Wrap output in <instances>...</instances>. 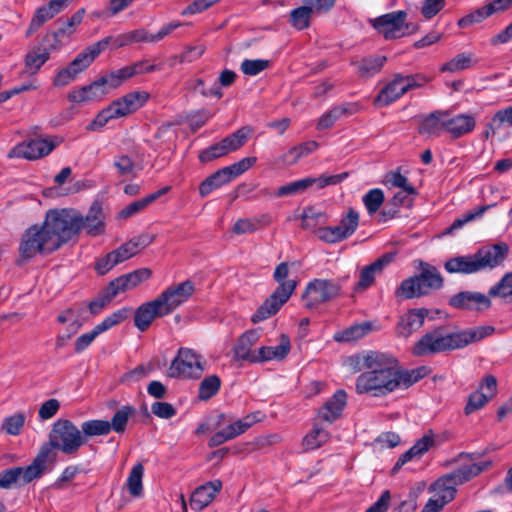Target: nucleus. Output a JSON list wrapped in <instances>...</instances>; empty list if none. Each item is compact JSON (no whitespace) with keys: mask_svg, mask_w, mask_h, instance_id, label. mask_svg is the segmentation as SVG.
I'll return each instance as SVG.
<instances>
[{"mask_svg":"<svg viewBox=\"0 0 512 512\" xmlns=\"http://www.w3.org/2000/svg\"><path fill=\"white\" fill-rule=\"evenodd\" d=\"M106 219L100 200L92 202L85 216L75 209H51L41 225H32L22 235L18 263H25L37 254L53 253L77 238L82 230L91 237L104 235Z\"/></svg>","mask_w":512,"mask_h":512,"instance_id":"1","label":"nucleus"},{"mask_svg":"<svg viewBox=\"0 0 512 512\" xmlns=\"http://www.w3.org/2000/svg\"><path fill=\"white\" fill-rule=\"evenodd\" d=\"M362 359L366 371L356 379L355 390L358 394L382 397L400 388L399 363L396 358L386 353L369 351Z\"/></svg>","mask_w":512,"mask_h":512,"instance_id":"2","label":"nucleus"},{"mask_svg":"<svg viewBox=\"0 0 512 512\" xmlns=\"http://www.w3.org/2000/svg\"><path fill=\"white\" fill-rule=\"evenodd\" d=\"M493 332L492 326H480L456 332H449L446 327L439 326L426 332L414 344L412 354L421 357L462 349Z\"/></svg>","mask_w":512,"mask_h":512,"instance_id":"3","label":"nucleus"},{"mask_svg":"<svg viewBox=\"0 0 512 512\" xmlns=\"http://www.w3.org/2000/svg\"><path fill=\"white\" fill-rule=\"evenodd\" d=\"M49 441L44 443L38 453L37 457L48 470L56 460L55 449H59L64 454H76L81 446L86 443L85 436H83L82 429L68 419H59L53 424Z\"/></svg>","mask_w":512,"mask_h":512,"instance_id":"4","label":"nucleus"},{"mask_svg":"<svg viewBox=\"0 0 512 512\" xmlns=\"http://www.w3.org/2000/svg\"><path fill=\"white\" fill-rule=\"evenodd\" d=\"M508 253L509 246L504 242L486 245L479 248L474 254L447 260L444 268L448 273L473 274L501 265Z\"/></svg>","mask_w":512,"mask_h":512,"instance_id":"5","label":"nucleus"},{"mask_svg":"<svg viewBox=\"0 0 512 512\" xmlns=\"http://www.w3.org/2000/svg\"><path fill=\"white\" fill-rule=\"evenodd\" d=\"M489 297H499L512 303V272L506 273L501 280L488 291V296L480 292L461 291L449 299V305L460 310L482 311L491 307Z\"/></svg>","mask_w":512,"mask_h":512,"instance_id":"6","label":"nucleus"},{"mask_svg":"<svg viewBox=\"0 0 512 512\" xmlns=\"http://www.w3.org/2000/svg\"><path fill=\"white\" fill-rule=\"evenodd\" d=\"M288 275V262H281L276 266L273 278L279 285L252 315L251 321L253 323H259L272 317L289 300L297 287V281L293 279L286 280Z\"/></svg>","mask_w":512,"mask_h":512,"instance_id":"7","label":"nucleus"},{"mask_svg":"<svg viewBox=\"0 0 512 512\" xmlns=\"http://www.w3.org/2000/svg\"><path fill=\"white\" fill-rule=\"evenodd\" d=\"M443 284L444 279L435 266L419 261V273L403 280L395 294L403 299L418 298L441 289Z\"/></svg>","mask_w":512,"mask_h":512,"instance_id":"8","label":"nucleus"},{"mask_svg":"<svg viewBox=\"0 0 512 512\" xmlns=\"http://www.w3.org/2000/svg\"><path fill=\"white\" fill-rule=\"evenodd\" d=\"M149 99L145 91H133L114 100L109 106L102 109L95 119L88 125V130L104 127L110 120L127 116L140 109Z\"/></svg>","mask_w":512,"mask_h":512,"instance_id":"9","label":"nucleus"},{"mask_svg":"<svg viewBox=\"0 0 512 512\" xmlns=\"http://www.w3.org/2000/svg\"><path fill=\"white\" fill-rule=\"evenodd\" d=\"M407 13L403 10L393 11L376 18L368 19V23L385 40H394L411 35L419 30V25L407 22Z\"/></svg>","mask_w":512,"mask_h":512,"instance_id":"10","label":"nucleus"},{"mask_svg":"<svg viewBox=\"0 0 512 512\" xmlns=\"http://www.w3.org/2000/svg\"><path fill=\"white\" fill-rule=\"evenodd\" d=\"M346 279H348V276L339 279H314L310 281L302 295L305 307L313 309L340 296Z\"/></svg>","mask_w":512,"mask_h":512,"instance_id":"11","label":"nucleus"},{"mask_svg":"<svg viewBox=\"0 0 512 512\" xmlns=\"http://www.w3.org/2000/svg\"><path fill=\"white\" fill-rule=\"evenodd\" d=\"M109 39H102L80 52L67 67L59 70L54 78L55 86H65L73 81L76 76L86 70L95 58L107 48Z\"/></svg>","mask_w":512,"mask_h":512,"instance_id":"12","label":"nucleus"},{"mask_svg":"<svg viewBox=\"0 0 512 512\" xmlns=\"http://www.w3.org/2000/svg\"><path fill=\"white\" fill-rule=\"evenodd\" d=\"M47 469L35 456L30 465L26 467L14 466L0 472V489L10 490L31 483L40 479Z\"/></svg>","mask_w":512,"mask_h":512,"instance_id":"13","label":"nucleus"},{"mask_svg":"<svg viewBox=\"0 0 512 512\" xmlns=\"http://www.w3.org/2000/svg\"><path fill=\"white\" fill-rule=\"evenodd\" d=\"M64 141L62 136L48 138H36L16 145L9 153V158H24L36 160L49 155L55 148Z\"/></svg>","mask_w":512,"mask_h":512,"instance_id":"14","label":"nucleus"},{"mask_svg":"<svg viewBox=\"0 0 512 512\" xmlns=\"http://www.w3.org/2000/svg\"><path fill=\"white\" fill-rule=\"evenodd\" d=\"M203 371L201 356L191 349L181 348L169 367L168 375L172 378L197 379Z\"/></svg>","mask_w":512,"mask_h":512,"instance_id":"15","label":"nucleus"},{"mask_svg":"<svg viewBox=\"0 0 512 512\" xmlns=\"http://www.w3.org/2000/svg\"><path fill=\"white\" fill-rule=\"evenodd\" d=\"M347 176L348 173L344 172L336 175H321L319 177L303 178L280 186L276 192V195L278 197H283L300 194L314 185H316L318 189H322L326 186L341 183Z\"/></svg>","mask_w":512,"mask_h":512,"instance_id":"16","label":"nucleus"},{"mask_svg":"<svg viewBox=\"0 0 512 512\" xmlns=\"http://www.w3.org/2000/svg\"><path fill=\"white\" fill-rule=\"evenodd\" d=\"M130 312V308L123 307L113 312L111 315L107 316L101 323L97 324L90 332L84 333L81 336H79L75 341V352L81 353L82 351H84L98 335L126 320L129 317Z\"/></svg>","mask_w":512,"mask_h":512,"instance_id":"17","label":"nucleus"},{"mask_svg":"<svg viewBox=\"0 0 512 512\" xmlns=\"http://www.w3.org/2000/svg\"><path fill=\"white\" fill-rule=\"evenodd\" d=\"M195 290L194 283L190 280L171 286L163 291L158 297L164 310L170 314L178 306L186 302Z\"/></svg>","mask_w":512,"mask_h":512,"instance_id":"18","label":"nucleus"},{"mask_svg":"<svg viewBox=\"0 0 512 512\" xmlns=\"http://www.w3.org/2000/svg\"><path fill=\"white\" fill-rule=\"evenodd\" d=\"M395 259V253H385L373 263L363 267L359 274V281L354 286L355 292H362L374 284L377 275Z\"/></svg>","mask_w":512,"mask_h":512,"instance_id":"19","label":"nucleus"},{"mask_svg":"<svg viewBox=\"0 0 512 512\" xmlns=\"http://www.w3.org/2000/svg\"><path fill=\"white\" fill-rule=\"evenodd\" d=\"M166 315H168L167 310L165 311L161 302L155 298L152 301L140 305L135 310L134 324L139 331L144 332L150 327L155 318Z\"/></svg>","mask_w":512,"mask_h":512,"instance_id":"20","label":"nucleus"},{"mask_svg":"<svg viewBox=\"0 0 512 512\" xmlns=\"http://www.w3.org/2000/svg\"><path fill=\"white\" fill-rule=\"evenodd\" d=\"M407 92L404 75L400 73L394 74L393 79L380 90L374 99V104L381 107L388 106Z\"/></svg>","mask_w":512,"mask_h":512,"instance_id":"21","label":"nucleus"},{"mask_svg":"<svg viewBox=\"0 0 512 512\" xmlns=\"http://www.w3.org/2000/svg\"><path fill=\"white\" fill-rule=\"evenodd\" d=\"M222 489V482L214 480L197 487L190 497V506L195 511H201L207 507Z\"/></svg>","mask_w":512,"mask_h":512,"instance_id":"22","label":"nucleus"},{"mask_svg":"<svg viewBox=\"0 0 512 512\" xmlns=\"http://www.w3.org/2000/svg\"><path fill=\"white\" fill-rule=\"evenodd\" d=\"M151 274L152 272L149 268H140L115 278L108 283V286L117 296L119 293L133 289L143 281L149 279Z\"/></svg>","mask_w":512,"mask_h":512,"instance_id":"23","label":"nucleus"},{"mask_svg":"<svg viewBox=\"0 0 512 512\" xmlns=\"http://www.w3.org/2000/svg\"><path fill=\"white\" fill-rule=\"evenodd\" d=\"M259 340V332L257 330H249L243 333L235 347H234V358L236 360L247 361L250 363H257V350H252V347Z\"/></svg>","mask_w":512,"mask_h":512,"instance_id":"24","label":"nucleus"},{"mask_svg":"<svg viewBox=\"0 0 512 512\" xmlns=\"http://www.w3.org/2000/svg\"><path fill=\"white\" fill-rule=\"evenodd\" d=\"M428 310L425 308L411 309L403 315L397 324V334L401 337H409L424 324Z\"/></svg>","mask_w":512,"mask_h":512,"instance_id":"25","label":"nucleus"},{"mask_svg":"<svg viewBox=\"0 0 512 512\" xmlns=\"http://www.w3.org/2000/svg\"><path fill=\"white\" fill-rule=\"evenodd\" d=\"M475 126V117L470 114H458L451 118H445V131L455 139L472 132Z\"/></svg>","mask_w":512,"mask_h":512,"instance_id":"26","label":"nucleus"},{"mask_svg":"<svg viewBox=\"0 0 512 512\" xmlns=\"http://www.w3.org/2000/svg\"><path fill=\"white\" fill-rule=\"evenodd\" d=\"M347 401V394L344 390H338L319 410L318 417L327 423H332L340 417Z\"/></svg>","mask_w":512,"mask_h":512,"instance_id":"27","label":"nucleus"},{"mask_svg":"<svg viewBox=\"0 0 512 512\" xmlns=\"http://www.w3.org/2000/svg\"><path fill=\"white\" fill-rule=\"evenodd\" d=\"M291 348L290 339L287 335L280 336V343L276 346H262L257 350V363L270 360H283Z\"/></svg>","mask_w":512,"mask_h":512,"instance_id":"28","label":"nucleus"},{"mask_svg":"<svg viewBox=\"0 0 512 512\" xmlns=\"http://www.w3.org/2000/svg\"><path fill=\"white\" fill-rule=\"evenodd\" d=\"M446 111H434L427 115L419 126V133L422 135L439 136L445 130Z\"/></svg>","mask_w":512,"mask_h":512,"instance_id":"29","label":"nucleus"},{"mask_svg":"<svg viewBox=\"0 0 512 512\" xmlns=\"http://www.w3.org/2000/svg\"><path fill=\"white\" fill-rule=\"evenodd\" d=\"M96 84H100L99 79L95 80L89 85L72 91L69 93V100L75 103L88 102L99 99L108 93V89H104L103 86H98Z\"/></svg>","mask_w":512,"mask_h":512,"instance_id":"30","label":"nucleus"},{"mask_svg":"<svg viewBox=\"0 0 512 512\" xmlns=\"http://www.w3.org/2000/svg\"><path fill=\"white\" fill-rule=\"evenodd\" d=\"M483 468L478 464H470L460 467L441 478L446 481L448 485L456 489V486L461 485L482 472Z\"/></svg>","mask_w":512,"mask_h":512,"instance_id":"31","label":"nucleus"},{"mask_svg":"<svg viewBox=\"0 0 512 512\" xmlns=\"http://www.w3.org/2000/svg\"><path fill=\"white\" fill-rule=\"evenodd\" d=\"M169 190H170V187L165 186V187L157 190L156 192L147 195L146 197H144L142 199H139L137 201L130 203L129 205H127L124 209H122L119 212V214H118L119 218L127 219V218L137 214L138 212L145 209L148 205L153 203L155 200H157L159 197L166 194Z\"/></svg>","mask_w":512,"mask_h":512,"instance_id":"32","label":"nucleus"},{"mask_svg":"<svg viewBox=\"0 0 512 512\" xmlns=\"http://www.w3.org/2000/svg\"><path fill=\"white\" fill-rule=\"evenodd\" d=\"M228 169L221 168L208 176L205 180H203L199 185V194L201 197L208 196L215 189L220 188L221 186L232 181L231 176H229Z\"/></svg>","mask_w":512,"mask_h":512,"instance_id":"33","label":"nucleus"},{"mask_svg":"<svg viewBox=\"0 0 512 512\" xmlns=\"http://www.w3.org/2000/svg\"><path fill=\"white\" fill-rule=\"evenodd\" d=\"M357 110L354 104H344L341 106H335L327 113L322 115L317 123L318 130H326L331 128L335 122L343 115H351Z\"/></svg>","mask_w":512,"mask_h":512,"instance_id":"34","label":"nucleus"},{"mask_svg":"<svg viewBox=\"0 0 512 512\" xmlns=\"http://www.w3.org/2000/svg\"><path fill=\"white\" fill-rule=\"evenodd\" d=\"M301 227L305 230H311L316 233L320 225H324L328 221L327 215L317 210L314 206H308L303 209L301 214Z\"/></svg>","mask_w":512,"mask_h":512,"instance_id":"35","label":"nucleus"},{"mask_svg":"<svg viewBox=\"0 0 512 512\" xmlns=\"http://www.w3.org/2000/svg\"><path fill=\"white\" fill-rule=\"evenodd\" d=\"M252 129L248 126H244L234 133L223 138L219 143L227 154L237 151L240 149L248 140Z\"/></svg>","mask_w":512,"mask_h":512,"instance_id":"36","label":"nucleus"},{"mask_svg":"<svg viewBox=\"0 0 512 512\" xmlns=\"http://www.w3.org/2000/svg\"><path fill=\"white\" fill-rule=\"evenodd\" d=\"M136 412V409L131 405L122 406L118 409L111 421H109L110 432L113 430L118 434H123L126 431L128 421L131 416Z\"/></svg>","mask_w":512,"mask_h":512,"instance_id":"37","label":"nucleus"},{"mask_svg":"<svg viewBox=\"0 0 512 512\" xmlns=\"http://www.w3.org/2000/svg\"><path fill=\"white\" fill-rule=\"evenodd\" d=\"M476 63V60L474 59V55L472 53H460L457 54L454 58H452L450 61L444 63L440 67L441 72H460L465 69H468L472 67Z\"/></svg>","mask_w":512,"mask_h":512,"instance_id":"38","label":"nucleus"},{"mask_svg":"<svg viewBox=\"0 0 512 512\" xmlns=\"http://www.w3.org/2000/svg\"><path fill=\"white\" fill-rule=\"evenodd\" d=\"M318 147V143L315 141H309L301 143L298 146L292 147L288 152L284 153L281 157V161L284 164H294L301 157L307 156L308 154L315 151Z\"/></svg>","mask_w":512,"mask_h":512,"instance_id":"39","label":"nucleus"},{"mask_svg":"<svg viewBox=\"0 0 512 512\" xmlns=\"http://www.w3.org/2000/svg\"><path fill=\"white\" fill-rule=\"evenodd\" d=\"M385 62L386 57L380 55L363 58L357 64L359 75L362 77H371L380 72Z\"/></svg>","mask_w":512,"mask_h":512,"instance_id":"40","label":"nucleus"},{"mask_svg":"<svg viewBox=\"0 0 512 512\" xmlns=\"http://www.w3.org/2000/svg\"><path fill=\"white\" fill-rule=\"evenodd\" d=\"M329 437V433L324 428L315 424L312 431L303 438L302 445L305 450H315L325 444Z\"/></svg>","mask_w":512,"mask_h":512,"instance_id":"41","label":"nucleus"},{"mask_svg":"<svg viewBox=\"0 0 512 512\" xmlns=\"http://www.w3.org/2000/svg\"><path fill=\"white\" fill-rule=\"evenodd\" d=\"M269 223V217L266 215H263L260 218L239 219L235 222L233 231L238 235L252 233L258 230L260 227L268 225Z\"/></svg>","mask_w":512,"mask_h":512,"instance_id":"42","label":"nucleus"},{"mask_svg":"<svg viewBox=\"0 0 512 512\" xmlns=\"http://www.w3.org/2000/svg\"><path fill=\"white\" fill-rule=\"evenodd\" d=\"M49 59L47 51L42 46H35L25 56V66L31 73H36Z\"/></svg>","mask_w":512,"mask_h":512,"instance_id":"43","label":"nucleus"},{"mask_svg":"<svg viewBox=\"0 0 512 512\" xmlns=\"http://www.w3.org/2000/svg\"><path fill=\"white\" fill-rule=\"evenodd\" d=\"M81 429L86 440L89 437L105 436L110 433L109 421L101 419L85 421L82 423Z\"/></svg>","mask_w":512,"mask_h":512,"instance_id":"44","label":"nucleus"},{"mask_svg":"<svg viewBox=\"0 0 512 512\" xmlns=\"http://www.w3.org/2000/svg\"><path fill=\"white\" fill-rule=\"evenodd\" d=\"M144 474V467L141 463L133 466L127 478L126 486L131 496L140 497L143 493L142 478Z\"/></svg>","mask_w":512,"mask_h":512,"instance_id":"45","label":"nucleus"},{"mask_svg":"<svg viewBox=\"0 0 512 512\" xmlns=\"http://www.w3.org/2000/svg\"><path fill=\"white\" fill-rule=\"evenodd\" d=\"M315 15L310 8L304 4L297 7L290 12L289 22L298 30H303L309 27L311 16Z\"/></svg>","mask_w":512,"mask_h":512,"instance_id":"46","label":"nucleus"},{"mask_svg":"<svg viewBox=\"0 0 512 512\" xmlns=\"http://www.w3.org/2000/svg\"><path fill=\"white\" fill-rule=\"evenodd\" d=\"M493 206H495V204L482 205L472 211L467 212L462 217L455 219L453 223L446 229L445 234H452L454 231L462 228L465 224L480 218L487 210Z\"/></svg>","mask_w":512,"mask_h":512,"instance_id":"47","label":"nucleus"},{"mask_svg":"<svg viewBox=\"0 0 512 512\" xmlns=\"http://www.w3.org/2000/svg\"><path fill=\"white\" fill-rule=\"evenodd\" d=\"M317 237L328 244L341 242L348 238L346 233L338 226H323L316 230Z\"/></svg>","mask_w":512,"mask_h":512,"instance_id":"48","label":"nucleus"},{"mask_svg":"<svg viewBox=\"0 0 512 512\" xmlns=\"http://www.w3.org/2000/svg\"><path fill=\"white\" fill-rule=\"evenodd\" d=\"M221 380L217 375L205 377L199 385L198 397L200 400H208L216 395L220 389Z\"/></svg>","mask_w":512,"mask_h":512,"instance_id":"49","label":"nucleus"},{"mask_svg":"<svg viewBox=\"0 0 512 512\" xmlns=\"http://www.w3.org/2000/svg\"><path fill=\"white\" fill-rule=\"evenodd\" d=\"M116 297V295L110 290L107 285L103 288L100 293L88 304V309L92 315L99 314L110 302Z\"/></svg>","mask_w":512,"mask_h":512,"instance_id":"50","label":"nucleus"},{"mask_svg":"<svg viewBox=\"0 0 512 512\" xmlns=\"http://www.w3.org/2000/svg\"><path fill=\"white\" fill-rule=\"evenodd\" d=\"M430 491L434 492V497L439 498L445 504L451 502L456 494V489L446 483L441 477L438 478L431 486Z\"/></svg>","mask_w":512,"mask_h":512,"instance_id":"51","label":"nucleus"},{"mask_svg":"<svg viewBox=\"0 0 512 512\" xmlns=\"http://www.w3.org/2000/svg\"><path fill=\"white\" fill-rule=\"evenodd\" d=\"M492 399V395H486L484 392L480 390H476L472 392L469 397L467 404L464 408L465 415H470L481 408H483L490 400Z\"/></svg>","mask_w":512,"mask_h":512,"instance_id":"52","label":"nucleus"},{"mask_svg":"<svg viewBox=\"0 0 512 512\" xmlns=\"http://www.w3.org/2000/svg\"><path fill=\"white\" fill-rule=\"evenodd\" d=\"M64 7V0H51L47 5L38 8L34 17L42 23L52 19Z\"/></svg>","mask_w":512,"mask_h":512,"instance_id":"53","label":"nucleus"},{"mask_svg":"<svg viewBox=\"0 0 512 512\" xmlns=\"http://www.w3.org/2000/svg\"><path fill=\"white\" fill-rule=\"evenodd\" d=\"M384 193L381 189L375 188L368 191L364 197V205L370 215L376 213L384 202Z\"/></svg>","mask_w":512,"mask_h":512,"instance_id":"54","label":"nucleus"},{"mask_svg":"<svg viewBox=\"0 0 512 512\" xmlns=\"http://www.w3.org/2000/svg\"><path fill=\"white\" fill-rule=\"evenodd\" d=\"M64 29H57L56 31L47 33L39 46H42L44 51H47L48 56L50 57V53L56 51L61 48L62 41L61 37H64Z\"/></svg>","mask_w":512,"mask_h":512,"instance_id":"55","label":"nucleus"},{"mask_svg":"<svg viewBox=\"0 0 512 512\" xmlns=\"http://www.w3.org/2000/svg\"><path fill=\"white\" fill-rule=\"evenodd\" d=\"M25 423V416L23 413H16L4 419L2 423V430L9 435H19Z\"/></svg>","mask_w":512,"mask_h":512,"instance_id":"56","label":"nucleus"},{"mask_svg":"<svg viewBox=\"0 0 512 512\" xmlns=\"http://www.w3.org/2000/svg\"><path fill=\"white\" fill-rule=\"evenodd\" d=\"M271 62L265 59H245L241 63V71L248 76H255L269 68Z\"/></svg>","mask_w":512,"mask_h":512,"instance_id":"57","label":"nucleus"},{"mask_svg":"<svg viewBox=\"0 0 512 512\" xmlns=\"http://www.w3.org/2000/svg\"><path fill=\"white\" fill-rule=\"evenodd\" d=\"M371 330V324L368 322H364L362 324L353 325L347 328L343 333L341 338H337L338 340L343 341H353L365 336Z\"/></svg>","mask_w":512,"mask_h":512,"instance_id":"58","label":"nucleus"},{"mask_svg":"<svg viewBox=\"0 0 512 512\" xmlns=\"http://www.w3.org/2000/svg\"><path fill=\"white\" fill-rule=\"evenodd\" d=\"M359 225V214L354 209H349L348 213L340 220L339 227L350 237Z\"/></svg>","mask_w":512,"mask_h":512,"instance_id":"59","label":"nucleus"},{"mask_svg":"<svg viewBox=\"0 0 512 512\" xmlns=\"http://www.w3.org/2000/svg\"><path fill=\"white\" fill-rule=\"evenodd\" d=\"M85 10L79 9L76 11L70 18H68L66 21H63L62 19H58L57 23L59 27L57 29H64V36L69 37L74 32V27L76 25H79L84 17Z\"/></svg>","mask_w":512,"mask_h":512,"instance_id":"60","label":"nucleus"},{"mask_svg":"<svg viewBox=\"0 0 512 512\" xmlns=\"http://www.w3.org/2000/svg\"><path fill=\"white\" fill-rule=\"evenodd\" d=\"M114 167L120 176H134L135 164L127 155L117 156L114 160Z\"/></svg>","mask_w":512,"mask_h":512,"instance_id":"61","label":"nucleus"},{"mask_svg":"<svg viewBox=\"0 0 512 512\" xmlns=\"http://www.w3.org/2000/svg\"><path fill=\"white\" fill-rule=\"evenodd\" d=\"M387 181L391 183L392 186L401 188L407 194L415 195L417 194L416 189L408 183V179L403 176L400 172H391L387 175Z\"/></svg>","mask_w":512,"mask_h":512,"instance_id":"62","label":"nucleus"},{"mask_svg":"<svg viewBox=\"0 0 512 512\" xmlns=\"http://www.w3.org/2000/svg\"><path fill=\"white\" fill-rule=\"evenodd\" d=\"M424 369L425 368L423 367V368L407 371V370H402L399 367L400 387L408 388L411 385H413L414 383H416L417 381H419L424 376V374L422 373V371Z\"/></svg>","mask_w":512,"mask_h":512,"instance_id":"63","label":"nucleus"},{"mask_svg":"<svg viewBox=\"0 0 512 512\" xmlns=\"http://www.w3.org/2000/svg\"><path fill=\"white\" fill-rule=\"evenodd\" d=\"M420 492L421 488L411 490L408 498L403 500L392 512H415L417 508V498Z\"/></svg>","mask_w":512,"mask_h":512,"instance_id":"64","label":"nucleus"}]
</instances>
